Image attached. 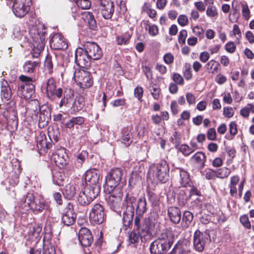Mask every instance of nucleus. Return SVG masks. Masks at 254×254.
<instances>
[{
    "instance_id": "obj_39",
    "label": "nucleus",
    "mask_w": 254,
    "mask_h": 254,
    "mask_svg": "<svg viewBox=\"0 0 254 254\" xmlns=\"http://www.w3.org/2000/svg\"><path fill=\"white\" fill-rule=\"evenodd\" d=\"M208 1V6L207 8L206 14L209 17H215L218 15L216 7L213 5V0H204Z\"/></svg>"
},
{
    "instance_id": "obj_64",
    "label": "nucleus",
    "mask_w": 254,
    "mask_h": 254,
    "mask_svg": "<svg viewBox=\"0 0 254 254\" xmlns=\"http://www.w3.org/2000/svg\"><path fill=\"white\" fill-rule=\"evenodd\" d=\"M174 56L170 53L166 54L163 57L164 62L167 64H171L174 62Z\"/></svg>"
},
{
    "instance_id": "obj_24",
    "label": "nucleus",
    "mask_w": 254,
    "mask_h": 254,
    "mask_svg": "<svg viewBox=\"0 0 254 254\" xmlns=\"http://www.w3.org/2000/svg\"><path fill=\"white\" fill-rule=\"evenodd\" d=\"M35 120H38L40 124L44 127L46 125L51 118V113L47 106L43 105L39 107V112L35 114Z\"/></svg>"
},
{
    "instance_id": "obj_51",
    "label": "nucleus",
    "mask_w": 254,
    "mask_h": 254,
    "mask_svg": "<svg viewBox=\"0 0 254 254\" xmlns=\"http://www.w3.org/2000/svg\"><path fill=\"white\" fill-rule=\"evenodd\" d=\"M254 113V106L252 104H248L244 108L241 110V115L244 117H248L250 113Z\"/></svg>"
},
{
    "instance_id": "obj_40",
    "label": "nucleus",
    "mask_w": 254,
    "mask_h": 254,
    "mask_svg": "<svg viewBox=\"0 0 254 254\" xmlns=\"http://www.w3.org/2000/svg\"><path fill=\"white\" fill-rule=\"evenodd\" d=\"M81 69L75 66H68L65 70V73L69 77L74 79V80L76 78V76L80 73Z\"/></svg>"
},
{
    "instance_id": "obj_49",
    "label": "nucleus",
    "mask_w": 254,
    "mask_h": 254,
    "mask_svg": "<svg viewBox=\"0 0 254 254\" xmlns=\"http://www.w3.org/2000/svg\"><path fill=\"white\" fill-rule=\"evenodd\" d=\"M41 231L42 227L40 225H35L30 230L29 235L33 237L34 238L37 239L39 237Z\"/></svg>"
},
{
    "instance_id": "obj_21",
    "label": "nucleus",
    "mask_w": 254,
    "mask_h": 254,
    "mask_svg": "<svg viewBox=\"0 0 254 254\" xmlns=\"http://www.w3.org/2000/svg\"><path fill=\"white\" fill-rule=\"evenodd\" d=\"M51 48L54 50H65L68 47L66 40L59 33L54 34L50 41Z\"/></svg>"
},
{
    "instance_id": "obj_45",
    "label": "nucleus",
    "mask_w": 254,
    "mask_h": 254,
    "mask_svg": "<svg viewBox=\"0 0 254 254\" xmlns=\"http://www.w3.org/2000/svg\"><path fill=\"white\" fill-rule=\"evenodd\" d=\"M149 91L155 100H158L161 95V90L160 88L155 84L149 86Z\"/></svg>"
},
{
    "instance_id": "obj_36",
    "label": "nucleus",
    "mask_w": 254,
    "mask_h": 254,
    "mask_svg": "<svg viewBox=\"0 0 254 254\" xmlns=\"http://www.w3.org/2000/svg\"><path fill=\"white\" fill-rule=\"evenodd\" d=\"M191 160L197 164L201 168L204 166L206 161V156L204 153L199 151L195 153L191 158Z\"/></svg>"
},
{
    "instance_id": "obj_55",
    "label": "nucleus",
    "mask_w": 254,
    "mask_h": 254,
    "mask_svg": "<svg viewBox=\"0 0 254 254\" xmlns=\"http://www.w3.org/2000/svg\"><path fill=\"white\" fill-rule=\"evenodd\" d=\"M76 3L82 9H88L91 6V2L89 0H76Z\"/></svg>"
},
{
    "instance_id": "obj_63",
    "label": "nucleus",
    "mask_w": 254,
    "mask_h": 254,
    "mask_svg": "<svg viewBox=\"0 0 254 254\" xmlns=\"http://www.w3.org/2000/svg\"><path fill=\"white\" fill-rule=\"evenodd\" d=\"M186 100L190 105H193L195 103L196 98L192 93H187L186 94Z\"/></svg>"
},
{
    "instance_id": "obj_16",
    "label": "nucleus",
    "mask_w": 254,
    "mask_h": 254,
    "mask_svg": "<svg viewBox=\"0 0 254 254\" xmlns=\"http://www.w3.org/2000/svg\"><path fill=\"white\" fill-rule=\"evenodd\" d=\"M75 81L81 88L83 89L89 88L93 84V80L90 72L83 69H81L80 73L77 74Z\"/></svg>"
},
{
    "instance_id": "obj_58",
    "label": "nucleus",
    "mask_w": 254,
    "mask_h": 254,
    "mask_svg": "<svg viewBox=\"0 0 254 254\" xmlns=\"http://www.w3.org/2000/svg\"><path fill=\"white\" fill-rule=\"evenodd\" d=\"M172 79L174 83L177 85H183L184 84V80L181 74L178 73H174Z\"/></svg>"
},
{
    "instance_id": "obj_2",
    "label": "nucleus",
    "mask_w": 254,
    "mask_h": 254,
    "mask_svg": "<svg viewBox=\"0 0 254 254\" xmlns=\"http://www.w3.org/2000/svg\"><path fill=\"white\" fill-rule=\"evenodd\" d=\"M174 235L170 230L163 231L158 239L153 242L150 245L151 254H164L170 248L174 242Z\"/></svg>"
},
{
    "instance_id": "obj_15",
    "label": "nucleus",
    "mask_w": 254,
    "mask_h": 254,
    "mask_svg": "<svg viewBox=\"0 0 254 254\" xmlns=\"http://www.w3.org/2000/svg\"><path fill=\"white\" fill-rule=\"evenodd\" d=\"M31 0H15L12 6V11L18 17H23L30 10Z\"/></svg>"
},
{
    "instance_id": "obj_19",
    "label": "nucleus",
    "mask_w": 254,
    "mask_h": 254,
    "mask_svg": "<svg viewBox=\"0 0 254 254\" xmlns=\"http://www.w3.org/2000/svg\"><path fill=\"white\" fill-rule=\"evenodd\" d=\"M76 216V214L73 210V204L68 202L63 213L62 223L66 226L71 225L74 223Z\"/></svg>"
},
{
    "instance_id": "obj_18",
    "label": "nucleus",
    "mask_w": 254,
    "mask_h": 254,
    "mask_svg": "<svg viewBox=\"0 0 254 254\" xmlns=\"http://www.w3.org/2000/svg\"><path fill=\"white\" fill-rule=\"evenodd\" d=\"M84 49L77 48L75 52V61L77 65L84 68H87L90 65V60Z\"/></svg>"
},
{
    "instance_id": "obj_7",
    "label": "nucleus",
    "mask_w": 254,
    "mask_h": 254,
    "mask_svg": "<svg viewBox=\"0 0 254 254\" xmlns=\"http://www.w3.org/2000/svg\"><path fill=\"white\" fill-rule=\"evenodd\" d=\"M106 193L109 194L107 199V205L112 210L119 214L121 212L122 208V197L123 192L122 189L119 187L114 190H105Z\"/></svg>"
},
{
    "instance_id": "obj_33",
    "label": "nucleus",
    "mask_w": 254,
    "mask_h": 254,
    "mask_svg": "<svg viewBox=\"0 0 254 254\" xmlns=\"http://www.w3.org/2000/svg\"><path fill=\"white\" fill-rule=\"evenodd\" d=\"M33 49L31 55L33 58H38L40 56L41 52L44 50L45 43L44 42H32Z\"/></svg>"
},
{
    "instance_id": "obj_38",
    "label": "nucleus",
    "mask_w": 254,
    "mask_h": 254,
    "mask_svg": "<svg viewBox=\"0 0 254 254\" xmlns=\"http://www.w3.org/2000/svg\"><path fill=\"white\" fill-rule=\"evenodd\" d=\"M193 214L189 211H185L182 218V226L184 229L187 228L193 220Z\"/></svg>"
},
{
    "instance_id": "obj_54",
    "label": "nucleus",
    "mask_w": 254,
    "mask_h": 254,
    "mask_svg": "<svg viewBox=\"0 0 254 254\" xmlns=\"http://www.w3.org/2000/svg\"><path fill=\"white\" fill-rule=\"evenodd\" d=\"M179 150L186 156L190 155L193 152V149H190V146L185 144H182L180 146Z\"/></svg>"
},
{
    "instance_id": "obj_53",
    "label": "nucleus",
    "mask_w": 254,
    "mask_h": 254,
    "mask_svg": "<svg viewBox=\"0 0 254 254\" xmlns=\"http://www.w3.org/2000/svg\"><path fill=\"white\" fill-rule=\"evenodd\" d=\"M86 160V152H82L77 156V158L75 162V165L77 168H80L83 162Z\"/></svg>"
},
{
    "instance_id": "obj_42",
    "label": "nucleus",
    "mask_w": 254,
    "mask_h": 254,
    "mask_svg": "<svg viewBox=\"0 0 254 254\" xmlns=\"http://www.w3.org/2000/svg\"><path fill=\"white\" fill-rule=\"evenodd\" d=\"M219 63L214 60H210L205 64V68L209 73H214L217 72L218 69Z\"/></svg>"
},
{
    "instance_id": "obj_4",
    "label": "nucleus",
    "mask_w": 254,
    "mask_h": 254,
    "mask_svg": "<svg viewBox=\"0 0 254 254\" xmlns=\"http://www.w3.org/2000/svg\"><path fill=\"white\" fill-rule=\"evenodd\" d=\"M149 177H153L156 182L166 183L169 179V167L167 161L161 160L159 162L152 165L148 173Z\"/></svg>"
},
{
    "instance_id": "obj_30",
    "label": "nucleus",
    "mask_w": 254,
    "mask_h": 254,
    "mask_svg": "<svg viewBox=\"0 0 254 254\" xmlns=\"http://www.w3.org/2000/svg\"><path fill=\"white\" fill-rule=\"evenodd\" d=\"M168 213L171 221L174 224H178L181 219L180 210L176 207H171L168 208Z\"/></svg>"
},
{
    "instance_id": "obj_43",
    "label": "nucleus",
    "mask_w": 254,
    "mask_h": 254,
    "mask_svg": "<svg viewBox=\"0 0 254 254\" xmlns=\"http://www.w3.org/2000/svg\"><path fill=\"white\" fill-rule=\"evenodd\" d=\"M237 1H233L232 2L233 9L229 14V19L232 22H237L238 20V13L237 12Z\"/></svg>"
},
{
    "instance_id": "obj_37",
    "label": "nucleus",
    "mask_w": 254,
    "mask_h": 254,
    "mask_svg": "<svg viewBox=\"0 0 254 254\" xmlns=\"http://www.w3.org/2000/svg\"><path fill=\"white\" fill-rule=\"evenodd\" d=\"M180 173V183L182 187H186L190 181L189 173L183 168H178Z\"/></svg>"
},
{
    "instance_id": "obj_32",
    "label": "nucleus",
    "mask_w": 254,
    "mask_h": 254,
    "mask_svg": "<svg viewBox=\"0 0 254 254\" xmlns=\"http://www.w3.org/2000/svg\"><path fill=\"white\" fill-rule=\"evenodd\" d=\"M40 61H27L23 64V70L25 73H33L36 68L39 65Z\"/></svg>"
},
{
    "instance_id": "obj_12",
    "label": "nucleus",
    "mask_w": 254,
    "mask_h": 254,
    "mask_svg": "<svg viewBox=\"0 0 254 254\" xmlns=\"http://www.w3.org/2000/svg\"><path fill=\"white\" fill-rule=\"evenodd\" d=\"M99 194V190L96 187L93 188V190H91L88 188H85L82 191L79 192L77 201L82 206L88 205Z\"/></svg>"
},
{
    "instance_id": "obj_61",
    "label": "nucleus",
    "mask_w": 254,
    "mask_h": 254,
    "mask_svg": "<svg viewBox=\"0 0 254 254\" xmlns=\"http://www.w3.org/2000/svg\"><path fill=\"white\" fill-rule=\"evenodd\" d=\"M205 3H204V2L199 1H196L194 3V6L196 8V9L199 11H203L205 9L206 6L208 4V1L206 2L204 1Z\"/></svg>"
},
{
    "instance_id": "obj_34",
    "label": "nucleus",
    "mask_w": 254,
    "mask_h": 254,
    "mask_svg": "<svg viewBox=\"0 0 254 254\" xmlns=\"http://www.w3.org/2000/svg\"><path fill=\"white\" fill-rule=\"evenodd\" d=\"M76 190L77 188L75 185L68 184L65 186L63 193L65 198L67 199H71L75 194Z\"/></svg>"
},
{
    "instance_id": "obj_59",
    "label": "nucleus",
    "mask_w": 254,
    "mask_h": 254,
    "mask_svg": "<svg viewBox=\"0 0 254 254\" xmlns=\"http://www.w3.org/2000/svg\"><path fill=\"white\" fill-rule=\"evenodd\" d=\"M181 138V134L177 131H175L172 136L170 137V140L173 144H175L176 145H178L180 143Z\"/></svg>"
},
{
    "instance_id": "obj_56",
    "label": "nucleus",
    "mask_w": 254,
    "mask_h": 254,
    "mask_svg": "<svg viewBox=\"0 0 254 254\" xmlns=\"http://www.w3.org/2000/svg\"><path fill=\"white\" fill-rule=\"evenodd\" d=\"M237 126L236 123H231L229 125V132L230 136H228V139H232L233 136L237 133Z\"/></svg>"
},
{
    "instance_id": "obj_46",
    "label": "nucleus",
    "mask_w": 254,
    "mask_h": 254,
    "mask_svg": "<svg viewBox=\"0 0 254 254\" xmlns=\"http://www.w3.org/2000/svg\"><path fill=\"white\" fill-rule=\"evenodd\" d=\"M238 183V176H235L231 177L230 181V193L233 196H236L237 195V190L236 185Z\"/></svg>"
},
{
    "instance_id": "obj_47",
    "label": "nucleus",
    "mask_w": 254,
    "mask_h": 254,
    "mask_svg": "<svg viewBox=\"0 0 254 254\" xmlns=\"http://www.w3.org/2000/svg\"><path fill=\"white\" fill-rule=\"evenodd\" d=\"M215 171L216 177L222 179L227 177L230 173V170L226 167H223Z\"/></svg>"
},
{
    "instance_id": "obj_11",
    "label": "nucleus",
    "mask_w": 254,
    "mask_h": 254,
    "mask_svg": "<svg viewBox=\"0 0 254 254\" xmlns=\"http://www.w3.org/2000/svg\"><path fill=\"white\" fill-rule=\"evenodd\" d=\"M210 241V237L207 231L201 232L196 230L193 235V244L194 249L197 252H202L206 244Z\"/></svg>"
},
{
    "instance_id": "obj_27",
    "label": "nucleus",
    "mask_w": 254,
    "mask_h": 254,
    "mask_svg": "<svg viewBox=\"0 0 254 254\" xmlns=\"http://www.w3.org/2000/svg\"><path fill=\"white\" fill-rule=\"evenodd\" d=\"M13 171L14 172L15 175L13 178L9 179V183L11 185L14 186L19 182V175L20 174L22 169L21 168L20 163L16 159H13L11 161Z\"/></svg>"
},
{
    "instance_id": "obj_41",
    "label": "nucleus",
    "mask_w": 254,
    "mask_h": 254,
    "mask_svg": "<svg viewBox=\"0 0 254 254\" xmlns=\"http://www.w3.org/2000/svg\"><path fill=\"white\" fill-rule=\"evenodd\" d=\"M141 236L139 232L136 233L134 231L130 232L128 236V243L129 245H133L135 247L140 239Z\"/></svg>"
},
{
    "instance_id": "obj_52",
    "label": "nucleus",
    "mask_w": 254,
    "mask_h": 254,
    "mask_svg": "<svg viewBox=\"0 0 254 254\" xmlns=\"http://www.w3.org/2000/svg\"><path fill=\"white\" fill-rule=\"evenodd\" d=\"M183 75L186 80H189L192 78V74L191 71V65L190 64H186L183 71Z\"/></svg>"
},
{
    "instance_id": "obj_60",
    "label": "nucleus",
    "mask_w": 254,
    "mask_h": 254,
    "mask_svg": "<svg viewBox=\"0 0 254 254\" xmlns=\"http://www.w3.org/2000/svg\"><path fill=\"white\" fill-rule=\"evenodd\" d=\"M142 71L143 73L146 75V78L148 80L150 81L152 80V73L151 68L146 65H142Z\"/></svg>"
},
{
    "instance_id": "obj_10",
    "label": "nucleus",
    "mask_w": 254,
    "mask_h": 254,
    "mask_svg": "<svg viewBox=\"0 0 254 254\" xmlns=\"http://www.w3.org/2000/svg\"><path fill=\"white\" fill-rule=\"evenodd\" d=\"M72 16L75 20L82 19L87 23L90 29L94 30L97 27L96 21L93 13L90 11H82L79 9H72Z\"/></svg>"
},
{
    "instance_id": "obj_22",
    "label": "nucleus",
    "mask_w": 254,
    "mask_h": 254,
    "mask_svg": "<svg viewBox=\"0 0 254 254\" xmlns=\"http://www.w3.org/2000/svg\"><path fill=\"white\" fill-rule=\"evenodd\" d=\"M99 9L105 19H111L114 12V3L111 0H101Z\"/></svg>"
},
{
    "instance_id": "obj_28",
    "label": "nucleus",
    "mask_w": 254,
    "mask_h": 254,
    "mask_svg": "<svg viewBox=\"0 0 254 254\" xmlns=\"http://www.w3.org/2000/svg\"><path fill=\"white\" fill-rule=\"evenodd\" d=\"M148 210L147 201L145 198L141 196L138 198L134 205L135 214L139 216H143Z\"/></svg>"
},
{
    "instance_id": "obj_31",
    "label": "nucleus",
    "mask_w": 254,
    "mask_h": 254,
    "mask_svg": "<svg viewBox=\"0 0 254 254\" xmlns=\"http://www.w3.org/2000/svg\"><path fill=\"white\" fill-rule=\"evenodd\" d=\"M1 96L2 99L6 101L10 100L11 97V89L7 82L4 79H2L1 81Z\"/></svg>"
},
{
    "instance_id": "obj_44",
    "label": "nucleus",
    "mask_w": 254,
    "mask_h": 254,
    "mask_svg": "<svg viewBox=\"0 0 254 254\" xmlns=\"http://www.w3.org/2000/svg\"><path fill=\"white\" fill-rule=\"evenodd\" d=\"M131 35L129 33L126 32L121 35L116 37V42L118 45L127 44L128 42Z\"/></svg>"
},
{
    "instance_id": "obj_29",
    "label": "nucleus",
    "mask_w": 254,
    "mask_h": 254,
    "mask_svg": "<svg viewBox=\"0 0 254 254\" xmlns=\"http://www.w3.org/2000/svg\"><path fill=\"white\" fill-rule=\"evenodd\" d=\"M84 122V118L82 117H72L65 124V127L73 130L74 128H78V126L82 125Z\"/></svg>"
},
{
    "instance_id": "obj_48",
    "label": "nucleus",
    "mask_w": 254,
    "mask_h": 254,
    "mask_svg": "<svg viewBox=\"0 0 254 254\" xmlns=\"http://www.w3.org/2000/svg\"><path fill=\"white\" fill-rule=\"evenodd\" d=\"M147 197L148 200L152 205L157 206L159 204V198L157 195L153 192L148 190L147 191Z\"/></svg>"
},
{
    "instance_id": "obj_23",
    "label": "nucleus",
    "mask_w": 254,
    "mask_h": 254,
    "mask_svg": "<svg viewBox=\"0 0 254 254\" xmlns=\"http://www.w3.org/2000/svg\"><path fill=\"white\" fill-rule=\"evenodd\" d=\"M52 160L55 162L56 166L60 168H63L67 164L68 156L64 149L61 148L53 153Z\"/></svg>"
},
{
    "instance_id": "obj_62",
    "label": "nucleus",
    "mask_w": 254,
    "mask_h": 254,
    "mask_svg": "<svg viewBox=\"0 0 254 254\" xmlns=\"http://www.w3.org/2000/svg\"><path fill=\"white\" fill-rule=\"evenodd\" d=\"M240 221L245 228L249 229L251 228V223L247 216L243 215L241 216L240 218Z\"/></svg>"
},
{
    "instance_id": "obj_13",
    "label": "nucleus",
    "mask_w": 254,
    "mask_h": 254,
    "mask_svg": "<svg viewBox=\"0 0 254 254\" xmlns=\"http://www.w3.org/2000/svg\"><path fill=\"white\" fill-rule=\"evenodd\" d=\"M106 214L104 206L100 203L93 205L89 213V219L96 224L102 223L105 218Z\"/></svg>"
},
{
    "instance_id": "obj_6",
    "label": "nucleus",
    "mask_w": 254,
    "mask_h": 254,
    "mask_svg": "<svg viewBox=\"0 0 254 254\" xmlns=\"http://www.w3.org/2000/svg\"><path fill=\"white\" fill-rule=\"evenodd\" d=\"M19 79L23 82L18 85L17 95L21 98L28 100L30 99L34 93L35 85L33 82H35V78H31L24 75L19 76Z\"/></svg>"
},
{
    "instance_id": "obj_5",
    "label": "nucleus",
    "mask_w": 254,
    "mask_h": 254,
    "mask_svg": "<svg viewBox=\"0 0 254 254\" xmlns=\"http://www.w3.org/2000/svg\"><path fill=\"white\" fill-rule=\"evenodd\" d=\"M28 24L32 42L45 43L46 34L45 26L35 17H31Z\"/></svg>"
},
{
    "instance_id": "obj_17",
    "label": "nucleus",
    "mask_w": 254,
    "mask_h": 254,
    "mask_svg": "<svg viewBox=\"0 0 254 254\" xmlns=\"http://www.w3.org/2000/svg\"><path fill=\"white\" fill-rule=\"evenodd\" d=\"M84 49L87 55L92 60H99L102 56L101 49L95 42H86L84 45Z\"/></svg>"
},
{
    "instance_id": "obj_3",
    "label": "nucleus",
    "mask_w": 254,
    "mask_h": 254,
    "mask_svg": "<svg viewBox=\"0 0 254 254\" xmlns=\"http://www.w3.org/2000/svg\"><path fill=\"white\" fill-rule=\"evenodd\" d=\"M19 207L26 210L30 209L35 213H39L45 209H48V202L41 196L35 197L32 193H27L19 202Z\"/></svg>"
},
{
    "instance_id": "obj_50",
    "label": "nucleus",
    "mask_w": 254,
    "mask_h": 254,
    "mask_svg": "<svg viewBox=\"0 0 254 254\" xmlns=\"http://www.w3.org/2000/svg\"><path fill=\"white\" fill-rule=\"evenodd\" d=\"M64 178V175L59 172L56 173L53 176V182L55 184L58 186L63 185Z\"/></svg>"
},
{
    "instance_id": "obj_35",
    "label": "nucleus",
    "mask_w": 254,
    "mask_h": 254,
    "mask_svg": "<svg viewBox=\"0 0 254 254\" xmlns=\"http://www.w3.org/2000/svg\"><path fill=\"white\" fill-rule=\"evenodd\" d=\"M132 137V133L130 132L128 127H125L122 129L121 131V139L122 142L128 146L132 142L131 138Z\"/></svg>"
},
{
    "instance_id": "obj_8",
    "label": "nucleus",
    "mask_w": 254,
    "mask_h": 254,
    "mask_svg": "<svg viewBox=\"0 0 254 254\" xmlns=\"http://www.w3.org/2000/svg\"><path fill=\"white\" fill-rule=\"evenodd\" d=\"M123 176V170L116 168L111 170L105 179V184L104 186L105 190H114L119 187L122 189V186L120 184Z\"/></svg>"
},
{
    "instance_id": "obj_25",
    "label": "nucleus",
    "mask_w": 254,
    "mask_h": 254,
    "mask_svg": "<svg viewBox=\"0 0 254 254\" xmlns=\"http://www.w3.org/2000/svg\"><path fill=\"white\" fill-rule=\"evenodd\" d=\"M78 240L83 247L90 246L93 242V237L90 230L86 228H81L78 233Z\"/></svg>"
},
{
    "instance_id": "obj_14",
    "label": "nucleus",
    "mask_w": 254,
    "mask_h": 254,
    "mask_svg": "<svg viewBox=\"0 0 254 254\" xmlns=\"http://www.w3.org/2000/svg\"><path fill=\"white\" fill-rule=\"evenodd\" d=\"M84 179L86 183L85 188L93 190V188L96 187L98 188L99 192L100 191V187L99 185L100 174L98 170L91 169L87 171L85 174Z\"/></svg>"
},
{
    "instance_id": "obj_26",
    "label": "nucleus",
    "mask_w": 254,
    "mask_h": 254,
    "mask_svg": "<svg viewBox=\"0 0 254 254\" xmlns=\"http://www.w3.org/2000/svg\"><path fill=\"white\" fill-rule=\"evenodd\" d=\"M188 243L186 240L179 241L170 254H190Z\"/></svg>"
},
{
    "instance_id": "obj_1",
    "label": "nucleus",
    "mask_w": 254,
    "mask_h": 254,
    "mask_svg": "<svg viewBox=\"0 0 254 254\" xmlns=\"http://www.w3.org/2000/svg\"><path fill=\"white\" fill-rule=\"evenodd\" d=\"M43 88L45 89L47 97L50 100L57 102L61 99L59 105V108H61L64 106H67L70 103L71 95L65 94V92H64L63 88H57L56 81L53 78H49Z\"/></svg>"
},
{
    "instance_id": "obj_57",
    "label": "nucleus",
    "mask_w": 254,
    "mask_h": 254,
    "mask_svg": "<svg viewBox=\"0 0 254 254\" xmlns=\"http://www.w3.org/2000/svg\"><path fill=\"white\" fill-rule=\"evenodd\" d=\"M242 16L245 20H248L251 17L250 10L249 7L248 5L244 4H242Z\"/></svg>"
},
{
    "instance_id": "obj_9",
    "label": "nucleus",
    "mask_w": 254,
    "mask_h": 254,
    "mask_svg": "<svg viewBox=\"0 0 254 254\" xmlns=\"http://www.w3.org/2000/svg\"><path fill=\"white\" fill-rule=\"evenodd\" d=\"M127 201L126 210L124 212L123 223L126 227H129L132 222L134 213V205L136 203V198L134 196L127 194L126 197Z\"/></svg>"
},
{
    "instance_id": "obj_20",
    "label": "nucleus",
    "mask_w": 254,
    "mask_h": 254,
    "mask_svg": "<svg viewBox=\"0 0 254 254\" xmlns=\"http://www.w3.org/2000/svg\"><path fill=\"white\" fill-rule=\"evenodd\" d=\"M158 217V213L152 210L148 216L144 218L142 224L141 231L149 233L154 229Z\"/></svg>"
}]
</instances>
